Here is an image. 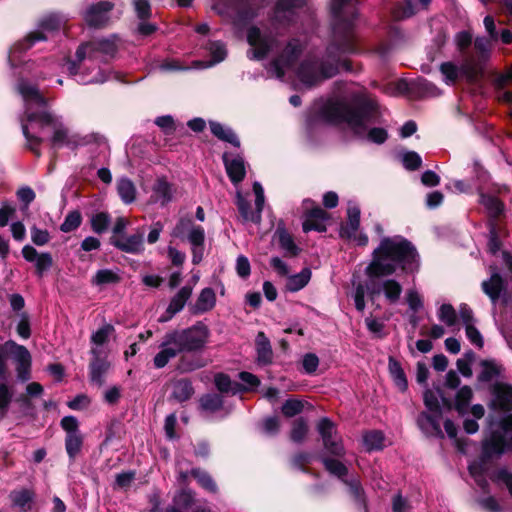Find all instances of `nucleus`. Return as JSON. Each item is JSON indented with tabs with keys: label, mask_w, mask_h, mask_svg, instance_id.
Wrapping results in <instances>:
<instances>
[{
	"label": "nucleus",
	"mask_w": 512,
	"mask_h": 512,
	"mask_svg": "<svg viewBox=\"0 0 512 512\" xmlns=\"http://www.w3.org/2000/svg\"><path fill=\"white\" fill-rule=\"evenodd\" d=\"M357 5L358 0H332L333 42L328 46L322 60L309 55L295 67V62L303 50L302 43L293 39L280 50L278 42L257 27L249 28L247 33V41L251 47L248 57L261 60L268 55L277 54L267 67L271 77L283 79L288 72L293 71L302 86L310 88L317 85L333 77L340 67L349 69L342 56L356 52L353 27Z\"/></svg>",
	"instance_id": "obj_1"
},
{
	"label": "nucleus",
	"mask_w": 512,
	"mask_h": 512,
	"mask_svg": "<svg viewBox=\"0 0 512 512\" xmlns=\"http://www.w3.org/2000/svg\"><path fill=\"white\" fill-rule=\"evenodd\" d=\"M418 268L419 254L410 241L400 235L383 236L374 248L371 259L364 269L367 282H361L358 275L353 274L352 297L355 308L360 312L364 311L366 294L371 298L383 295L388 304H397L401 299L403 286L390 276L398 271L413 273Z\"/></svg>",
	"instance_id": "obj_2"
},
{
	"label": "nucleus",
	"mask_w": 512,
	"mask_h": 512,
	"mask_svg": "<svg viewBox=\"0 0 512 512\" xmlns=\"http://www.w3.org/2000/svg\"><path fill=\"white\" fill-rule=\"evenodd\" d=\"M16 89L24 102L25 117L22 119V130L30 149L35 151L36 146L50 133L55 146L85 145L89 143L90 138H97L94 135H71L60 118L49 111L48 99L28 79H19Z\"/></svg>",
	"instance_id": "obj_3"
},
{
	"label": "nucleus",
	"mask_w": 512,
	"mask_h": 512,
	"mask_svg": "<svg viewBox=\"0 0 512 512\" xmlns=\"http://www.w3.org/2000/svg\"><path fill=\"white\" fill-rule=\"evenodd\" d=\"M378 104L375 100L354 96L350 100L329 101L322 109V117L333 124H345L358 136L367 135L369 141L382 144L387 139L383 128L368 127L378 121Z\"/></svg>",
	"instance_id": "obj_4"
},
{
	"label": "nucleus",
	"mask_w": 512,
	"mask_h": 512,
	"mask_svg": "<svg viewBox=\"0 0 512 512\" xmlns=\"http://www.w3.org/2000/svg\"><path fill=\"white\" fill-rule=\"evenodd\" d=\"M489 407L493 413L482 441V463L486 458H499L512 450V385L495 382L491 386Z\"/></svg>",
	"instance_id": "obj_5"
},
{
	"label": "nucleus",
	"mask_w": 512,
	"mask_h": 512,
	"mask_svg": "<svg viewBox=\"0 0 512 512\" xmlns=\"http://www.w3.org/2000/svg\"><path fill=\"white\" fill-rule=\"evenodd\" d=\"M119 45L120 39L117 35L84 43L77 48L75 60L67 62V71L70 75L76 76L77 81L81 84L104 83L110 78L107 71L105 69H98L95 75H88L89 73L86 72L88 62H93L94 60L104 61L114 57Z\"/></svg>",
	"instance_id": "obj_6"
},
{
	"label": "nucleus",
	"mask_w": 512,
	"mask_h": 512,
	"mask_svg": "<svg viewBox=\"0 0 512 512\" xmlns=\"http://www.w3.org/2000/svg\"><path fill=\"white\" fill-rule=\"evenodd\" d=\"M210 336L209 328L202 322L195 325L167 332L159 345V352L154 356L153 363L158 369L183 352H197L205 348Z\"/></svg>",
	"instance_id": "obj_7"
},
{
	"label": "nucleus",
	"mask_w": 512,
	"mask_h": 512,
	"mask_svg": "<svg viewBox=\"0 0 512 512\" xmlns=\"http://www.w3.org/2000/svg\"><path fill=\"white\" fill-rule=\"evenodd\" d=\"M439 70L446 85L454 86L459 82L476 84L480 73V56L478 52L463 53L457 61L443 62Z\"/></svg>",
	"instance_id": "obj_8"
},
{
	"label": "nucleus",
	"mask_w": 512,
	"mask_h": 512,
	"mask_svg": "<svg viewBox=\"0 0 512 512\" xmlns=\"http://www.w3.org/2000/svg\"><path fill=\"white\" fill-rule=\"evenodd\" d=\"M67 19L59 13H50L45 15L39 22L37 29L30 32L23 40L15 43L9 52L8 60L11 66L18 65L19 54L31 48L36 42L48 39V35L60 30Z\"/></svg>",
	"instance_id": "obj_9"
},
{
	"label": "nucleus",
	"mask_w": 512,
	"mask_h": 512,
	"mask_svg": "<svg viewBox=\"0 0 512 512\" xmlns=\"http://www.w3.org/2000/svg\"><path fill=\"white\" fill-rule=\"evenodd\" d=\"M440 391L427 389L424 392V404L427 412H422L418 419L417 424L421 431L427 436H440L443 437L440 420L441 408L439 404Z\"/></svg>",
	"instance_id": "obj_10"
},
{
	"label": "nucleus",
	"mask_w": 512,
	"mask_h": 512,
	"mask_svg": "<svg viewBox=\"0 0 512 512\" xmlns=\"http://www.w3.org/2000/svg\"><path fill=\"white\" fill-rule=\"evenodd\" d=\"M317 430L328 453L339 457L344 455L341 438L337 434L335 424L330 419L322 418L317 424Z\"/></svg>",
	"instance_id": "obj_11"
},
{
	"label": "nucleus",
	"mask_w": 512,
	"mask_h": 512,
	"mask_svg": "<svg viewBox=\"0 0 512 512\" xmlns=\"http://www.w3.org/2000/svg\"><path fill=\"white\" fill-rule=\"evenodd\" d=\"M114 4L109 1H100L86 7L82 12L85 23L94 28H102L109 24L111 20L110 13Z\"/></svg>",
	"instance_id": "obj_12"
},
{
	"label": "nucleus",
	"mask_w": 512,
	"mask_h": 512,
	"mask_svg": "<svg viewBox=\"0 0 512 512\" xmlns=\"http://www.w3.org/2000/svg\"><path fill=\"white\" fill-rule=\"evenodd\" d=\"M7 352L13 355L16 362L17 377L20 381L25 382L30 378L31 355L28 349L14 341H7L4 345Z\"/></svg>",
	"instance_id": "obj_13"
},
{
	"label": "nucleus",
	"mask_w": 512,
	"mask_h": 512,
	"mask_svg": "<svg viewBox=\"0 0 512 512\" xmlns=\"http://www.w3.org/2000/svg\"><path fill=\"white\" fill-rule=\"evenodd\" d=\"M482 206L487 216V227H505L506 207L502 200L493 195L482 194Z\"/></svg>",
	"instance_id": "obj_14"
},
{
	"label": "nucleus",
	"mask_w": 512,
	"mask_h": 512,
	"mask_svg": "<svg viewBox=\"0 0 512 512\" xmlns=\"http://www.w3.org/2000/svg\"><path fill=\"white\" fill-rule=\"evenodd\" d=\"M91 354L93 359L89 365V376L91 382L101 386L104 383V377L110 368V363L106 357L105 349L92 347Z\"/></svg>",
	"instance_id": "obj_15"
},
{
	"label": "nucleus",
	"mask_w": 512,
	"mask_h": 512,
	"mask_svg": "<svg viewBox=\"0 0 512 512\" xmlns=\"http://www.w3.org/2000/svg\"><path fill=\"white\" fill-rule=\"evenodd\" d=\"M223 162L226 172L234 184L240 183L246 174L245 162L241 155L225 152L223 154Z\"/></svg>",
	"instance_id": "obj_16"
},
{
	"label": "nucleus",
	"mask_w": 512,
	"mask_h": 512,
	"mask_svg": "<svg viewBox=\"0 0 512 512\" xmlns=\"http://www.w3.org/2000/svg\"><path fill=\"white\" fill-rule=\"evenodd\" d=\"M483 23L487 38L485 43L482 42V63L490 57L496 43L499 41L501 31L497 28L494 18L491 16H486Z\"/></svg>",
	"instance_id": "obj_17"
},
{
	"label": "nucleus",
	"mask_w": 512,
	"mask_h": 512,
	"mask_svg": "<svg viewBox=\"0 0 512 512\" xmlns=\"http://www.w3.org/2000/svg\"><path fill=\"white\" fill-rule=\"evenodd\" d=\"M327 213L319 206H316L306 213V218L303 222V230L309 232L312 230L318 232L326 231L325 221Z\"/></svg>",
	"instance_id": "obj_18"
},
{
	"label": "nucleus",
	"mask_w": 512,
	"mask_h": 512,
	"mask_svg": "<svg viewBox=\"0 0 512 512\" xmlns=\"http://www.w3.org/2000/svg\"><path fill=\"white\" fill-rule=\"evenodd\" d=\"M112 244L118 249L132 254H138L144 250L142 234H134L129 237H113Z\"/></svg>",
	"instance_id": "obj_19"
},
{
	"label": "nucleus",
	"mask_w": 512,
	"mask_h": 512,
	"mask_svg": "<svg viewBox=\"0 0 512 512\" xmlns=\"http://www.w3.org/2000/svg\"><path fill=\"white\" fill-rule=\"evenodd\" d=\"M172 200V186L164 178H158L152 186L150 202L165 206Z\"/></svg>",
	"instance_id": "obj_20"
},
{
	"label": "nucleus",
	"mask_w": 512,
	"mask_h": 512,
	"mask_svg": "<svg viewBox=\"0 0 512 512\" xmlns=\"http://www.w3.org/2000/svg\"><path fill=\"white\" fill-rule=\"evenodd\" d=\"M257 362L262 365H267L272 362L273 351L269 339L263 332H259L255 340Z\"/></svg>",
	"instance_id": "obj_21"
},
{
	"label": "nucleus",
	"mask_w": 512,
	"mask_h": 512,
	"mask_svg": "<svg viewBox=\"0 0 512 512\" xmlns=\"http://www.w3.org/2000/svg\"><path fill=\"white\" fill-rule=\"evenodd\" d=\"M482 288L493 303H496L506 290L504 280L498 273H494L488 281L483 282Z\"/></svg>",
	"instance_id": "obj_22"
},
{
	"label": "nucleus",
	"mask_w": 512,
	"mask_h": 512,
	"mask_svg": "<svg viewBox=\"0 0 512 512\" xmlns=\"http://www.w3.org/2000/svg\"><path fill=\"white\" fill-rule=\"evenodd\" d=\"M218 14L229 17L236 24L241 20L247 19L250 17L248 12L242 11L239 6V3H232L231 5H224L223 3L217 2L212 7Z\"/></svg>",
	"instance_id": "obj_23"
},
{
	"label": "nucleus",
	"mask_w": 512,
	"mask_h": 512,
	"mask_svg": "<svg viewBox=\"0 0 512 512\" xmlns=\"http://www.w3.org/2000/svg\"><path fill=\"white\" fill-rule=\"evenodd\" d=\"M208 51L212 57V59L208 62H195L196 68H207L212 67L220 62H222L226 56L227 51L225 45L222 42L214 41L209 43Z\"/></svg>",
	"instance_id": "obj_24"
},
{
	"label": "nucleus",
	"mask_w": 512,
	"mask_h": 512,
	"mask_svg": "<svg viewBox=\"0 0 512 512\" xmlns=\"http://www.w3.org/2000/svg\"><path fill=\"white\" fill-rule=\"evenodd\" d=\"M209 126L212 134L215 137L222 141L228 142L235 147H240V141L230 127L215 121H210Z\"/></svg>",
	"instance_id": "obj_25"
},
{
	"label": "nucleus",
	"mask_w": 512,
	"mask_h": 512,
	"mask_svg": "<svg viewBox=\"0 0 512 512\" xmlns=\"http://www.w3.org/2000/svg\"><path fill=\"white\" fill-rule=\"evenodd\" d=\"M348 220L342 227L341 233L348 238H356L360 223V209L357 205H349L347 210Z\"/></svg>",
	"instance_id": "obj_26"
},
{
	"label": "nucleus",
	"mask_w": 512,
	"mask_h": 512,
	"mask_svg": "<svg viewBox=\"0 0 512 512\" xmlns=\"http://www.w3.org/2000/svg\"><path fill=\"white\" fill-rule=\"evenodd\" d=\"M34 494L27 489L15 491L11 494L14 506L19 512H30L33 508Z\"/></svg>",
	"instance_id": "obj_27"
},
{
	"label": "nucleus",
	"mask_w": 512,
	"mask_h": 512,
	"mask_svg": "<svg viewBox=\"0 0 512 512\" xmlns=\"http://www.w3.org/2000/svg\"><path fill=\"white\" fill-rule=\"evenodd\" d=\"M121 280L118 270L100 269L91 279V284L98 287L116 284Z\"/></svg>",
	"instance_id": "obj_28"
},
{
	"label": "nucleus",
	"mask_w": 512,
	"mask_h": 512,
	"mask_svg": "<svg viewBox=\"0 0 512 512\" xmlns=\"http://www.w3.org/2000/svg\"><path fill=\"white\" fill-rule=\"evenodd\" d=\"M117 192L125 204H131L136 199V187L134 183L126 177L117 181Z\"/></svg>",
	"instance_id": "obj_29"
},
{
	"label": "nucleus",
	"mask_w": 512,
	"mask_h": 512,
	"mask_svg": "<svg viewBox=\"0 0 512 512\" xmlns=\"http://www.w3.org/2000/svg\"><path fill=\"white\" fill-rule=\"evenodd\" d=\"M215 303V292L211 288H204L198 296L194 310L196 313H204L211 310Z\"/></svg>",
	"instance_id": "obj_30"
},
{
	"label": "nucleus",
	"mask_w": 512,
	"mask_h": 512,
	"mask_svg": "<svg viewBox=\"0 0 512 512\" xmlns=\"http://www.w3.org/2000/svg\"><path fill=\"white\" fill-rule=\"evenodd\" d=\"M25 70L31 74L34 79L37 80H45L52 76V67L51 63H47V61H41L39 63H27Z\"/></svg>",
	"instance_id": "obj_31"
},
{
	"label": "nucleus",
	"mask_w": 512,
	"mask_h": 512,
	"mask_svg": "<svg viewBox=\"0 0 512 512\" xmlns=\"http://www.w3.org/2000/svg\"><path fill=\"white\" fill-rule=\"evenodd\" d=\"M363 445L367 451L383 449L385 446L384 434L378 430H372L364 433Z\"/></svg>",
	"instance_id": "obj_32"
},
{
	"label": "nucleus",
	"mask_w": 512,
	"mask_h": 512,
	"mask_svg": "<svg viewBox=\"0 0 512 512\" xmlns=\"http://www.w3.org/2000/svg\"><path fill=\"white\" fill-rule=\"evenodd\" d=\"M389 373L400 391L407 389L408 383L400 363L393 357H389Z\"/></svg>",
	"instance_id": "obj_33"
},
{
	"label": "nucleus",
	"mask_w": 512,
	"mask_h": 512,
	"mask_svg": "<svg viewBox=\"0 0 512 512\" xmlns=\"http://www.w3.org/2000/svg\"><path fill=\"white\" fill-rule=\"evenodd\" d=\"M194 393L192 384L187 379H180L173 384L172 396L178 402H184L191 398Z\"/></svg>",
	"instance_id": "obj_34"
},
{
	"label": "nucleus",
	"mask_w": 512,
	"mask_h": 512,
	"mask_svg": "<svg viewBox=\"0 0 512 512\" xmlns=\"http://www.w3.org/2000/svg\"><path fill=\"white\" fill-rule=\"evenodd\" d=\"M192 294V288L190 287H182L178 293L172 298L168 308L167 312L171 315H174L178 312H180L184 306L186 301L190 298Z\"/></svg>",
	"instance_id": "obj_35"
},
{
	"label": "nucleus",
	"mask_w": 512,
	"mask_h": 512,
	"mask_svg": "<svg viewBox=\"0 0 512 512\" xmlns=\"http://www.w3.org/2000/svg\"><path fill=\"white\" fill-rule=\"evenodd\" d=\"M237 207L244 221L253 223H260L261 213L259 210H252L248 201H246L240 194L237 196Z\"/></svg>",
	"instance_id": "obj_36"
},
{
	"label": "nucleus",
	"mask_w": 512,
	"mask_h": 512,
	"mask_svg": "<svg viewBox=\"0 0 512 512\" xmlns=\"http://www.w3.org/2000/svg\"><path fill=\"white\" fill-rule=\"evenodd\" d=\"M306 2L307 0H279L276 6V17L289 20L287 14H292L295 9L303 7Z\"/></svg>",
	"instance_id": "obj_37"
},
{
	"label": "nucleus",
	"mask_w": 512,
	"mask_h": 512,
	"mask_svg": "<svg viewBox=\"0 0 512 512\" xmlns=\"http://www.w3.org/2000/svg\"><path fill=\"white\" fill-rule=\"evenodd\" d=\"M310 278V269L304 268L300 273L292 275L288 278L286 287L291 292H297L308 284Z\"/></svg>",
	"instance_id": "obj_38"
},
{
	"label": "nucleus",
	"mask_w": 512,
	"mask_h": 512,
	"mask_svg": "<svg viewBox=\"0 0 512 512\" xmlns=\"http://www.w3.org/2000/svg\"><path fill=\"white\" fill-rule=\"evenodd\" d=\"M472 390L468 386H463L457 392L455 400V409L461 416H465L469 410V403L472 399Z\"/></svg>",
	"instance_id": "obj_39"
},
{
	"label": "nucleus",
	"mask_w": 512,
	"mask_h": 512,
	"mask_svg": "<svg viewBox=\"0 0 512 512\" xmlns=\"http://www.w3.org/2000/svg\"><path fill=\"white\" fill-rule=\"evenodd\" d=\"M215 385L217 389L222 393H230L235 395L242 392L239 383L231 381L229 376L222 373L215 376Z\"/></svg>",
	"instance_id": "obj_40"
},
{
	"label": "nucleus",
	"mask_w": 512,
	"mask_h": 512,
	"mask_svg": "<svg viewBox=\"0 0 512 512\" xmlns=\"http://www.w3.org/2000/svg\"><path fill=\"white\" fill-rule=\"evenodd\" d=\"M489 230V241H488V251L495 255L500 251L501 248V237L506 234L505 227L493 226L488 227Z\"/></svg>",
	"instance_id": "obj_41"
},
{
	"label": "nucleus",
	"mask_w": 512,
	"mask_h": 512,
	"mask_svg": "<svg viewBox=\"0 0 512 512\" xmlns=\"http://www.w3.org/2000/svg\"><path fill=\"white\" fill-rule=\"evenodd\" d=\"M14 392L5 382H0V421L6 416L12 402Z\"/></svg>",
	"instance_id": "obj_42"
},
{
	"label": "nucleus",
	"mask_w": 512,
	"mask_h": 512,
	"mask_svg": "<svg viewBox=\"0 0 512 512\" xmlns=\"http://www.w3.org/2000/svg\"><path fill=\"white\" fill-rule=\"evenodd\" d=\"M437 316L448 327H454L458 322L456 310L451 304H442L437 311Z\"/></svg>",
	"instance_id": "obj_43"
},
{
	"label": "nucleus",
	"mask_w": 512,
	"mask_h": 512,
	"mask_svg": "<svg viewBox=\"0 0 512 512\" xmlns=\"http://www.w3.org/2000/svg\"><path fill=\"white\" fill-rule=\"evenodd\" d=\"M83 437L81 433L66 435L65 449L70 459H74L81 451Z\"/></svg>",
	"instance_id": "obj_44"
},
{
	"label": "nucleus",
	"mask_w": 512,
	"mask_h": 512,
	"mask_svg": "<svg viewBox=\"0 0 512 512\" xmlns=\"http://www.w3.org/2000/svg\"><path fill=\"white\" fill-rule=\"evenodd\" d=\"M322 462L326 468V470L332 475L337 476L340 479H343L347 474V467L340 462L339 460H335L329 457H324Z\"/></svg>",
	"instance_id": "obj_45"
},
{
	"label": "nucleus",
	"mask_w": 512,
	"mask_h": 512,
	"mask_svg": "<svg viewBox=\"0 0 512 512\" xmlns=\"http://www.w3.org/2000/svg\"><path fill=\"white\" fill-rule=\"evenodd\" d=\"M191 475L198 481L199 485H201L205 490L215 493L217 491V486L211 476L200 469H193L191 471Z\"/></svg>",
	"instance_id": "obj_46"
},
{
	"label": "nucleus",
	"mask_w": 512,
	"mask_h": 512,
	"mask_svg": "<svg viewBox=\"0 0 512 512\" xmlns=\"http://www.w3.org/2000/svg\"><path fill=\"white\" fill-rule=\"evenodd\" d=\"M82 222V216L79 211H71L65 217L63 223L60 226L62 232L68 233L76 230Z\"/></svg>",
	"instance_id": "obj_47"
},
{
	"label": "nucleus",
	"mask_w": 512,
	"mask_h": 512,
	"mask_svg": "<svg viewBox=\"0 0 512 512\" xmlns=\"http://www.w3.org/2000/svg\"><path fill=\"white\" fill-rule=\"evenodd\" d=\"M113 332L111 325H104L92 334L91 341L93 347L104 349L103 345L108 341L109 336Z\"/></svg>",
	"instance_id": "obj_48"
},
{
	"label": "nucleus",
	"mask_w": 512,
	"mask_h": 512,
	"mask_svg": "<svg viewBox=\"0 0 512 512\" xmlns=\"http://www.w3.org/2000/svg\"><path fill=\"white\" fill-rule=\"evenodd\" d=\"M307 432H308V426H307L306 421L302 418H299V419L295 420L293 423L290 438L292 441H294L296 443H300L305 439Z\"/></svg>",
	"instance_id": "obj_49"
},
{
	"label": "nucleus",
	"mask_w": 512,
	"mask_h": 512,
	"mask_svg": "<svg viewBox=\"0 0 512 512\" xmlns=\"http://www.w3.org/2000/svg\"><path fill=\"white\" fill-rule=\"evenodd\" d=\"M277 233L280 247L289 255H296L298 253V248L295 245L291 235L288 234L285 230H278Z\"/></svg>",
	"instance_id": "obj_50"
},
{
	"label": "nucleus",
	"mask_w": 512,
	"mask_h": 512,
	"mask_svg": "<svg viewBox=\"0 0 512 512\" xmlns=\"http://www.w3.org/2000/svg\"><path fill=\"white\" fill-rule=\"evenodd\" d=\"M200 403L204 410L214 412L222 407L223 399L218 394H207L201 398Z\"/></svg>",
	"instance_id": "obj_51"
},
{
	"label": "nucleus",
	"mask_w": 512,
	"mask_h": 512,
	"mask_svg": "<svg viewBox=\"0 0 512 512\" xmlns=\"http://www.w3.org/2000/svg\"><path fill=\"white\" fill-rule=\"evenodd\" d=\"M416 5L412 0H405L403 3L397 5L393 11V15L397 19L411 17L416 13Z\"/></svg>",
	"instance_id": "obj_52"
},
{
	"label": "nucleus",
	"mask_w": 512,
	"mask_h": 512,
	"mask_svg": "<svg viewBox=\"0 0 512 512\" xmlns=\"http://www.w3.org/2000/svg\"><path fill=\"white\" fill-rule=\"evenodd\" d=\"M474 360H475V355L472 352L465 353L462 358L457 360L458 371L464 377L472 376V368L471 367H472Z\"/></svg>",
	"instance_id": "obj_53"
},
{
	"label": "nucleus",
	"mask_w": 512,
	"mask_h": 512,
	"mask_svg": "<svg viewBox=\"0 0 512 512\" xmlns=\"http://www.w3.org/2000/svg\"><path fill=\"white\" fill-rule=\"evenodd\" d=\"M110 223V217L107 213L100 212L95 214L91 219L92 229L96 233L104 232Z\"/></svg>",
	"instance_id": "obj_54"
},
{
	"label": "nucleus",
	"mask_w": 512,
	"mask_h": 512,
	"mask_svg": "<svg viewBox=\"0 0 512 512\" xmlns=\"http://www.w3.org/2000/svg\"><path fill=\"white\" fill-rule=\"evenodd\" d=\"M501 367L492 361H482V381L491 380L499 376Z\"/></svg>",
	"instance_id": "obj_55"
},
{
	"label": "nucleus",
	"mask_w": 512,
	"mask_h": 512,
	"mask_svg": "<svg viewBox=\"0 0 512 512\" xmlns=\"http://www.w3.org/2000/svg\"><path fill=\"white\" fill-rule=\"evenodd\" d=\"M471 414L474 418L473 419L466 418L463 423L464 429L468 434H473V433L477 432V430H478L477 419L480 418V405L479 404H475L472 406Z\"/></svg>",
	"instance_id": "obj_56"
},
{
	"label": "nucleus",
	"mask_w": 512,
	"mask_h": 512,
	"mask_svg": "<svg viewBox=\"0 0 512 512\" xmlns=\"http://www.w3.org/2000/svg\"><path fill=\"white\" fill-rule=\"evenodd\" d=\"M204 364L198 358L192 359L188 356H182L179 360L178 368L182 372H191L203 367Z\"/></svg>",
	"instance_id": "obj_57"
},
{
	"label": "nucleus",
	"mask_w": 512,
	"mask_h": 512,
	"mask_svg": "<svg viewBox=\"0 0 512 512\" xmlns=\"http://www.w3.org/2000/svg\"><path fill=\"white\" fill-rule=\"evenodd\" d=\"M406 301L409 308L414 312H418L423 307L422 296L415 289H410L407 291Z\"/></svg>",
	"instance_id": "obj_58"
},
{
	"label": "nucleus",
	"mask_w": 512,
	"mask_h": 512,
	"mask_svg": "<svg viewBox=\"0 0 512 512\" xmlns=\"http://www.w3.org/2000/svg\"><path fill=\"white\" fill-rule=\"evenodd\" d=\"M402 162L406 169L415 170L421 166L422 160L418 153L410 151L403 154Z\"/></svg>",
	"instance_id": "obj_59"
},
{
	"label": "nucleus",
	"mask_w": 512,
	"mask_h": 512,
	"mask_svg": "<svg viewBox=\"0 0 512 512\" xmlns=\"http://www.w3.org/2000/svg\"><path fill=\"white\" fill-rule=\"evenodd\" d=\"M303 410V403L299 400H287L282 406V413L286 417H293Z\"/></svg>",
	"instance_id": "obj_60"
},
{
	"label": "nucleus",
	"mask_w": 512,
	"mask_h": 512,
	"mask_svg": "<svg viewBox=\"0 0 512 512\" xmlns=\"http://www.w3.org/2000/svg\"><path fill=\"white\" fill-rule=\"evenodd\" d=\"M239 378L242 381V384H240L242 391L253 389L260 384L258 377L249 372H241Z\"/></svg>",
	"instance_id": "obj_61"
},
{
	"label": "nucleus",
	"mask_w": 512,
	"mask_h": 512,
	"mask_svg": "<svg viewBox=\"0 0 512 512\" xmlns=\"http://www.w3.org/2000/svg\"><path fill=\"white\" fill-rule=\"evenodd\" d=\"M31 240L37 246H43L47 244L50 240V235L47 230H42L33 226L30 230Z\"/></svg>",
	"instance_id": "obj_62"
},
{
	"label": "nucleus",
	"mask_w": 512,
	"mask_h": 512,
	"mask_svg": "<svg viewBox=\"0 0 512 512\" xmlns=\"http://www.w3.org/2000/svg\"><path fill=\"white\" fill-rule=\"evenodd\" d=\"M416 85L418 89L422 92L425 96H438L440 95V89L436 87L433 83L427 81L426 79H418L416 82Z\"/></svg>",
	"instance_id": "obj_63"
},
{
	"label": "nucleus",
	"mask_w": 512,
	"mask_h": 512,
	"mask_svg": "<svg viewBox=\"0 0 512 512\" xmlns=\"http://www.w3.org/2000/svg\"><path fill=\"white\" fill-rule=\"evenodd\" d=\"M53 264L52 256L50 253H41L35 261L37 273L41 276Z\"/></svg>",
	"instance_id": "obj_64"
}]
</instances>
